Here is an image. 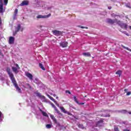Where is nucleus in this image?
<instances>
[{
	"mask_svg": "<svg viewBox=\"0 0 131 131\" xmlns=\"http://www.w3.org/2000/svg\"><path fill=\"white\" fill-rule=\"evenodd\" d=\"M119 15H117L114 13L112 14V17H114V18H116V17H118Z\"/></svg>",
	"mask_w": 131,
	"mask_h": 131,
	"instance_id": "nucleus-31",
	"label": "nucleus"
},
{
	"mask_svg": "<svg viewBox=\"0 0 131 131\" xmlns=\"http://www.w3.org/2000/svg\"><path fill=\"white\" fill-rule=\"evenodd\" d=\"M52 96H53V97H56V94H53V93Z\"/></svg>",
	"mask_w": 131,
	"mask_h": 131,
	"instance_id": "nucleus-44",
	"label": "nucleus"
},
{
	"mask_svg": "<svg viewBox=\"0 0 131 131\" xmlns=\"http://www.w3.org/2000/svg\"><path fill=\"white\" fill-rule=\"evenodd\" d=\"M27 5H28V1H25L20 4V6H27Z\"/></svg>",
	"mask_w": 131,
	"mask_h": 131,
	"instance_id": "nucleus-19",
	"label": "nucleus"
},
{
	"mask_svg": "<svg viewBox=\"0 0 131 131\" xmlns=\"http://www.w3.org/2000/svg\"><path fill=\"white\" fill-rule=\"evenodd\" d=\"M78 127H79V128H81L82 129H84L85 128L84 126H83V125L82 124H79Z\"/></svg>",
	"mask_w": 131,
	"mask_h": 131,
	"instance_id": "nucleus-25",
	"label": "nucleus"
},
{
	"mask_svg": "<svg viewBox=\"0 0 131 131\" xmlns=\"http://www.w3.org/2000/svg\"><path fill=\"white\" fill-rule=\"evenodd\" d=\"M121 32H122V33H123L124 34H125V35H126L127 36H129V35L128 34V33H127V32H126V31H121Z\"/></svg>",
	"mask_w": 131,
	"mask_h": 131,
	"instance_id": "nucleus-28",
	"label": "nucleus"
},
{
	"mask_svg": "<svg viewBox=\"0 0 131 131\" xmlns=\"http://www.w3.org/2000/svg\"><path fill=\"white\" fill-rule=\"evenodd\" d=\"M129 29H130L131 30V26H129Z\"/></svg>",
	"mask_w": 131,
	"mask_h": 131,
	"instance_id": "nucleus-51",
	"label": "nucleus"
},
{
	"mask_svg": "<svg viewBox=\"0 0 131 131\" xmlns=\"http://www.w3.org/2000/svg\"><path fill=\"white\" fill-rule=\"evenodd\" d=\"M79 27H80V28H82V29L86 28V29H88V27H81L80 26H79Z\"/></svg>",
	"mask_w": 131,
	"mask_h": 131,
	"instance_id": "nucleus-38",
	"label": "nucleus"
},
{
	"mask_svg": "<svg viewBox=\"0 0 131 131\" xmlns=\"http://www.w3.org/2000/svg\"><path fill=\"white\" fill-rule=\"evenodd\" d=\"M123 131H130L129 130V129H127V128H125L123 129Z\"/></svg>",
	"mask_w": 131,
	"mask_h": 131,
	"instance_id": "nucleus-41",
	"label": "nucleus"
},
{
	"mask_svg": "<svg viewBox=\"0 0 131 131\" xmlns=\"http://www.w3.org/2000/svg\"><path fill=\"white\" fill-rule=\"evenodd\" d=\"M82 55L85 57H90L91 56V54L89 52L83 53Z\"/></svg>",
	"mask_w": 131,
	"mask_h": 131,
	"instance_id": "nucleus-20",
	"label": "nucleus"
},
{
	"mask_svg": "<svg viewBox=\"0 0 131 131\" xmlns=\"http://www.w3.org/2000/svg\"><path fill=\"white\" fill-rule=\"evenodd\" d=\"M47 97H48V98H49V99H50V100H51V101H53V102H54V103H55V104H56V105L58 106V107H59V104L57 103V101H56V100H55V99L53 97H52L49 94H47Z\"/></svg>",
	"mask_w": 131,
	"mask_h": 131,
	"instance_id": "nucleus-7",
	"label": "nucleus"
},
{
	"mask_svg": "<svg viewBox=\"0 0 131 131\" xmlns=\"http://www.w3.org/2000/svg\"><path fill=\"white\" fill-rule=\"evenodd\" d=\"M103 125V119H101L99 121H98L96 124V126H102Z\"/></svg>",
	"mask_w": 131,
	"mask_h": 131,
	"instance_id": "nucleus-15",
	"label": "nucleus"
},
{
	"mask_svg": "<svg viewBox=\"0 0 131 131\" xmlns=\"http://www.w3.org/2000/svg\"><path fill=\"white\" fill-rule=\"evenodd\" d=\"M108 10H111L112 7H108Z\"/></svg>",
	"mask_w": 131,
	"mask_h": 131,
	"instance_id": "nucleus-45",
	"label": "nucleus"
},
{
	"mask_svg": "<svg viewBox=\"0 0 131 131\" xmlns=\"http://www.w3.org/2000/svg\"><path fill=\"white\" fill-rule=\"evenodd\" d=\"M59 98V97H58V96H57L56 97V99H58Z\"/></svg>",
	"mask_w": 131,
	"mask_h": 131,
	"instance_id": "nucleus-52",
	"label": "nucleus"
},
{
	"mask_svg": "<svg viewBox=\"0 0 131 131\" xmlns=\"http://www.w3.org/2000/svg\"><path fill=\"white\" fill-rule=\"evenodd\" d=\"M25 74L26 76H27V78H29L30 80H32V79H33V76H32V74L28 72H26Z\"/></svg>",
	"mask_w": 131,
	"mask_h": 131,
	"instance_id": "nucleus-6",
	"label": "nucleus"
},
{
	"mask_svg": "<svg viewBox=\"0 0 131 131\" xmlns=\"http://www.w3.org/2000/svg\"><path fill=\"white\" fill-rule=\"evenodd\" d=\"M130 94H131V92H127L126 96H130Z\"/></svg>",
	"mask_w": 131,
	"mask_h": 131,
	"instance_id": "nucleus-36",
	"label": "nucleus"
},
{
	"mask_svg": "<svg viewBox=\"0 0 131 131\" xmlns=\"http://www.w3.org/2000/svg\"><path fill=\"white\" fill-rule=\"evenodd\" d=\"M117 24H118V25H119V26H120L121 28H123V29H125V30L127 29V24L122 23L120 20H118Z\"/></svg>",
	"mask_w": 131,
	"mask_h": 131,
	"instance_id": "nucleus-3",
	"label": "nucleus"
},
{
	"mask_svg": "<svg viewBox=\"0 0 131 131\" xmlns=\"http://www.w3.org/2000/svg\"><path fill=\"white\" fill-rule=\"evenodd\" d=\"M49 115L50 116V118H51V119L53 120L54 123H55L56 124H57L58 123V122L57 121V119H56V118H55V116H54V115L49 113Z\"/></svg>",
	"mask_w": 131,
	"mask_h": 131,
	"instance_id": "nucleus-5",
	"label": "nucleus"
},
{
	"mask_svg": "<svg viewBox=\"0 0 131 131\" xmlns=\"http://www.w3.org/2000/svg\"><path fill=\"white\" fill-rule=\"evenodd\" d=\"M17 14H18V9H15L13 17V20H16V19H17Z\"/></svg>",
	"mask_w": 131,
	"mask_h": 131,
	"instance_id": "nucleus-16",
	"label": "nucleus"
},
{
	"mask_svg": "<svg viewBox=\"0 0 131 131\" xmlns=\"http://www.w3.org/2000/svg\"><path fill=\"white\" fill-rule=\"evenodd\" d=\"M50 17V15H39L37 16L36 18L37 19H46V18H49Z\"/></svg>",
	"mask_w": 131,
	"mask_h": 131,
	"instance_id": "nucleus-8",
	"label": "nucleus"
},
{
	"mask_svg": "<svg viewBox=\"0 0 131 131\" xmlns=\"http://www.w3.org/2000/svg\"><path fill=\"white\" fill-rule=\"evenodd\" d=\"M48 93L52 95H53V91L50 90H49Z\"/></svg>",
	"mask_w": 131,
	"mask_h": 131,
	"instance_id": "nucleus-34",
	"label": "nucleus"
},
{
	"mask_svg": "<svg viewBox=\"0 0 131 131\" xmlns=\"http://www.w3.org/2000/svg\"><path fill=\"white\" fill-rule=\"evenodd\" d=\"M125 6L127 8H129V9H131V6L129 4H125Z\"/></svg>",
	"mask_w": 131,
	"mask_h": 131,
	"instance_id": "nucleus-30",
	"label": "nucleus"
},
{
	"mask_svg": "<svg viewBox=\"0 0 131 131\" xmlns=\"http://www.w3.org/2000/svg\"><path fill=\"white\" fill-rule=\"evenodd\" d=\"M53 34H54V35H61V34H62V32H61V31H57V30H54L53 31Z\"/></svg>",
	"mask_w": 131,
	"mask_h": 131,
	"instance_id": "nucleus-14",
	"label": "nucleus"
},
{
	"mask_svg": "<svg viewBox=\"0 0 131 131\" xmlns=\"http://www.w3.org/2000/svg\"><path fill=\"white\" fill-rule=\"evenodd\" d=\"M83 104H84V103H82L81 104H82V105H83Z\"/></svg>",
	"mask_w": 131,
	"mask_h": 131,
	"instance_id": "nucleus-55",
	"label": "nucleus"
},
{
	"mask_svg": "<svg viewBox=\"0 0 131 131\" xmlns=\"http://www.w3.org/2000/svg\"><path fill=\"white\" fill-rule=\"evenodd\" d=\"M4 2L5 5L7 6V5H8V0H4Z\"/></svg>",
	"mask_w": 131,
	"mask_h": 131,
	"instance_id": "nucleus-35",
	"label": "nucleus"
},
{
	"mask_svg": "<svg viewBox=\"0 0 131 131\" xmlns=\"http://www.w3.org/2000/svg\"><path fill=\"white\" fill-rule=\"evenodd\" d=\"M104 116H105V117H110V115H106Z\"/></svg>",
	"mask_w": 131,
	"mask_h": 131,
	"instance_id": "nucleus-42",
	"label": "nucleus"
},
{
	"mask_svg": "<svg viewBox=\"0 0 131 131\" xmlns=\"http://www.w3.org/2000/svg\"><path fill=\"white\" fill-rule=\"evenodd\" d=\"M74 100L75 102L77 103V104H79V103L78 102V101L77 100V98H76V96H74Z\"/></svg>",
	"mask_w": 131,
	"mask_h": 131,
	"instance_id": "nucleus-26",
	"label": "nucleus"
},
{
	"mask_svg": "<svg viewBox=\"0 0 131 131\" xmlns=\"http://www.w3.org/2000/svg\"><path fill=\"white\" fill-rule=\"evenodd\" d=\"M36 80H37V79H35Z\"/></svg>",
	"mask_w": 131,
	"mask_h": 131,
	"instance_id": "nucleus-54",
	"label": "nucleus"
},
{
	"mask_svg": "<svg viewBox=\"0 0 131 131\" xmlns=\"http://www.w3.org/2000/svg\"><path fill=\"white\" fill-rule=\"evenodd\" d=\"M7 72L14 85V86L17 92L18 93H21V89L19 88V86H18V84L17 83V82L16 81V79H15V77H14V74L12 72V71L11 69L9 68L7 69Z\"/></svg>",
	"mask_w": 131,
	"mask_h": 131,
	"instance_id": "nucleus-1",
	"label": "nucleus"
},
{
	"mask_svg": "<svg viewBox=\"0 0 131 131\" xmlns=\"http://www.w3.org/2000/svg\"><path fill=\"white\" fill-rule=\"evenodd\" d=\"M3 3V0H0V3Z\"/></svg>",
	"mask_w": 131,
	"mask_h": 131,
	"instance_id": "nucleus-49",
	"label": "nucleus"
},
{
	"mask_svg": "<svg viewBox=\"0 0 131 131\" xmlns=\"http://www.w3.org/2000/svg\"><path fill=\"white\" fill-rule=\"evenodd\" d=\"M125 18H126V19H128V17H127V16H126Z\"/></svg>",
	"mask_w": 131,
	"mask_h": 131,
	"instance_id": "nucleus-48",
	"label": "nucleus"
},
{
	"mask_svg": "<svg viewBox=\"0 0 131 131\" xmlns=\"http://www.w3.org/2000/svg\"><path fill=\"white\" fill-rule=\"evenodd\" d=\"M24 88L26 89H31V86L28 83L26 84V85L24 86Z\"/></svg>",
	"mask_w": 131,
	"mask_h": 131,
	"instance_id": "nucleus-23",
	"label": "nucleus"
},
{
	"mask_svg": "<svg viewBox=\"0 0 131 131\" xmlns=\"http://www.w3.org/2000/svg\"><path fill=\"white\" fill-rule=\"evenodd\" d=\"M19 30H21V31H23V28H21L20 25H18L17 27L15 28V32H18Z\"/></svg>",
	"mask_w": 131,
	"mask_h": 131,
	"instance_id": "nucleus-12",
	"label": "nucleus"
},
{
	"mask_svg": "<svg viewBox=\"0 0 131 131\" xmlns=\"http://www.w3.org/2000/svg\"><path fill=\"white\" fill-rule=\"evenodd\" d=\"M60 47L62 48H67V46H68V42L66 41L61 42L60 43Z\"/></svg>",
	"mask_w": 131,
	"mask_h": 131,
	"instance_id": "nucleus-9",
	"label": "nucleus"
},
{
	"mask_svg": "<svg viewBox=\"0 0 131 131\" xmlns=\"http://www.w3.org/2000/svg\"><path fill=\"white\" fill-rule=\"evenodd\" d=\"M12 69L15 74H18L19 70H20V67L18 64L15 63L14 66L12 67Z\"/></svg>",
	"mask_w": 131,
	"mask_h": 131,
	"instance_id": "nucleus-2",
	"label": "nucleus"
},
{
	"mask_svg": "<svg viewBox=\"0 0 131 131\" xmlns=\"http://www.w3.org/2000/svg\"><path fill=\"white\" fill-rule=\"evenodd\" d=\"M0 55H1V56H3V54H2V52H1V50H0Z\"/></svg>",
	"mask_w": 131,
	"mask_h": 131,
	"instance_id": "nucleus-47",
	"label": "nucleus"
},
{
	"mask_svg": "<svg viewBox=\"0 0 131 131\" xmlns=\"http://www.w3.org/2000/svg\"><path fill=\"white\" fill-rule=\"evenodd\" d=\"M116 74H118L119 76H120L121 75V71H118L116 72Z\"/></svg>",
	"mask_w": 131,
	"mask_h": 131,
	"instance_id": "nucleus-29",
	"label": "nucleus"
},
{
	"mask_svg": "<svg viewBox=\"0 0 131 131\" xmlns=\"http://www.w3.org/2000/svg\"><path fill=\"white\" fill-rule=\"evenodd\" d=\"M66 94H69L70 95L71 94V93L69 91H66Z\"/></svg>",
	"mask_w": 131,
	"mask_h": 131,
	"instance_id": "nucleus-39",
	"label": "nucleus"
},
{
	"mask_svg": "<svg viewBox=\"0 0 131 131\" xmlns=\"http://www.w3.org/2000/svg\"><path fill=\"white\" fill-rule=\"evenodd\" d=\"M0 25H2V19L0 18Z\"/></svg>",
	"mask_w": 131,
	"mask_h": 131,
	"instance_id": "nucleus-46",
	"label": "nucleus"
},
{
	"mask_svg": "<svg viewBox=\"0 0 131 131\" xmlns=\"http://www.w3.org/2000/svg\"><path fill=\"white\" fill-rule=\"evenodd\" d=\"M124 92H125V93L127 92V89H124Z\"/></svg>",
	"mask_w": 131,
	"mask_h": 131,
	"instance_id": "nucleus-43",
	"label": "nucleus"
},
{
	"mask_svg": "<svg viewBox=\"0 0 131 131\" xmlns=\"http://www.w3.org/2000/svg\"><path fill=\"white\" fill-rule=\"evenodd\" d=\"M5 12V9H4V4L3 3H0V13H3Z\"/></svg>",
	"mask_w": 131,
	"mask_h": 131,
	"instance_id": "nucleus-13",
	"label": "nucleus"
},
{
	"mask_svg": "<svg viewBox=\"0 0 131 131\" xmlns=\"http://www.w3.org/2000/svg\"><path fill=\"white\" fill-rule=\"evenodd\" d=\"M114 131H119V129L117 127H115Z\"/></svg>",
	"mask_w": 131,
	"mask_h": 131,
	"instance_id": "nucleus-37",
	"label": "nucleus"
},
{
	"mask_svg": "<svg viewBox=\"0 0 131 131\" xmlns=\"http://www.w3.org/2000/svg\"><path fill=\"white\" fill-rule=\"evenodd\" d=\"M51 106L53 108H54V110L56 111V113H57L58 114H60V115H62V114H61V113H60L59 110L57 109V107H56V106H55V104L51 103Z\"/></svg>",
	"mask_w": 131,
	"mask_h": 131,
	"instance_id": "nucleus-11",
	"label": "nucleus"
},
{
	"mask_svg": "<svg viewBox=\"0 0 131 131\" xmlns=\"http://www.w3.org/2000/svg\"><path fill=\"white\" fill-rule=\"evenodd\" d=\"M123 48L124 49H126V48L127 47H125V46H123Z\"/></svg>",
	"mask_w": 131,
	"mask_h": 131,
	"instance_id": "nucleus-50",
	"label": "nucleus"
},
{
	"mask_svg": "<svg viewBox=\"0 0 131 131\" xmlns=\"http://www.w3.org/2000/svg\"><path fill=\"white\" fill-rule=\"evenodd\" d=\"M128 113H129V114L131 115V112H129Z\"/></svg>",
	"mask_w": 131,
	"mask_h": 131,
	"instance_id": "nucleus-53",
	"label": "nucleus"
},
{
	"mask_svg": "<svg viewBox=\"0 0 131 131\" xmlns=\"http://www.w3.org/2000/svg\"><path fill=\"white\" fill-rule=\"evenodd\" d=\"M59 108L62 112H63V113H67V111H66V110H65L63 107L60 106Z\"/></svg>",
	"mask_w": 131,
	"mask_h": 131,
	"instance_id": "nucleus-21",
	"label": "nucleus"
},
{
	"mask_svg": "<svg viewBox=\"0 0 131 131\" xmlns=\"http://www.w3.org/2000/svg\"><path fill=\"white\" fill-rule=\"evenodd\" d=\"M106 21L107 22V23H110V24H114V23H117H117L118 22V20H117V19L113 20L110 18H107L106 19Z\"/></svg>",
	"mask_w": 131,
	"mask_h": 131,
	"instance_id": "nucleus-4",
	"label": "nucleus"
},
{
	"mask_svg": "<svg viewBox=\"0 0 131 131\" xmlns=\"http://www.w3.org/2000/svg\"><path fill=\"white\" fill-rule=\"evenodd\" d=\"M36 95L38 96V97H39V98H40L42 95H41V94H40V93H36Z\"/></svg>",
	"mask_w": 131,
	"mask_h": 131,
	"instance_id": "nucleus-32",
	"label": "nucleus"
},
{
	"mask_svg": "<svg viewBox=\"0 0 131 131\" xmlns=\"http://www.w3.org/2000/svg\"><path fill=\"white\" fill-rule=\"evenodd\" d=\"M4 77H3V76H2V74H0V80H2L3 81V80H4Z\"/></svg>",
	"mask_w": 131,
	"mask_h": 131,
	"instance_id": "nucleus-33",
	"label": "nucleus"
},
{
	"mask_svg": "<svg viewBox=\"0 0 131 131\" xmlns=\"http://www.w3.org/2000/svg\"><path fill=\"white\" fill-rule=\"evenodd\" d=\"M39 66L40 68H41V69H42V70H46V69H45V68L43 67V66H42L41 63H39Z\"/></svg>",
	"mask_w": 131,
	"mask_h": 131,
	"instance_id": "nucleus-24",
	"label": "nucleus"
},
{
	"mask_svg": "<svg viewBox=\"0 0 131 131\" xmlns=\"http://www.w3.org/2000/svg\"><path fill=\"white\" fill-rule=\"evenodd\" d=\"M126 50H127V51H129V52H131V49H129V48H128V47H127V48H126Z\"/></svg>",
	"mask_w": 131,
	"mask_h": 131,
	"instance_id": "nucleus-40",
	"label": "nucleus"
},
{
	"mask_svg": "<svg viewBox=\"0 0 131 131\" xmlns=\"http://www.w3.org/2000/svg\"><path fill=\"white\" fill-rule=\"evenodd\" d=\"M4 120V114L0 111V122Z\"/></svg>",
	"mask_w": 131,
	"mask_h": 131,
	"instance_id": "nucleus-18",
	"label": "nucleus"
},
{
	"mask_svg": "<svg viewBox=\"0 0 131 131\" xmlns=\"http://www.w3.org/2000/svg\"><path fill=\"white\" fill-rule=\"evenodd\" d=\"M40 98L43 102H47V99L45 96L42 95Z\"/></svg>",
	"mask_w": 131,
	"mask_h": 131,
	"instance_id": "nucleus-22",
	"label": "nucleus"
},
{
	"mask_svg": "<svg viewBox=\"0 0 131 131\" xmlns=\"http://www.w3.org/2000/svg\"><path fill=\"white\" fill-rule=\"evenodd\" d=\"M14 41H15V38L14 37L11 36L9 37V43H10V45H13Z\"/></svg>",
	"mask_w": 131,
	"mask_h": 131,
	"instance_id": "nucleus-10",
	"label": "nucleus"
},
{
	"mask_svg": "<svg viewBox=\"0 0 131 131\" xmlns=\"http://www.w3.org/2000/svg\"><path fill=\"white\" fill-rule=\"evenodd\" d=\"M40 111L42 114V115H43V116H45V117H48L49 118V115H48V114H47V113H46L45 112H44L43 111L40 110Z\"/></svg>",
	"mask_w": 131,
	"mask_h": 131,
	"instance_id": "nucleus-17",
	"label": "nucleus"
},
{
	"mask_svg": "<svg viewBox=\"0 0 131 131\" xmlns=\"http://www.w3.org/2000/svg\"><path fill=\"white\" fill-rule=\"evenodd\" d=\"M46 127L47 128H52V127H53V125L47 124V125H46Z\"/></svg>",
	"mask_w": 131,
	"mask_h": 131,
	"instance_id": "nucleus-27",
	"label": "nucleus"
}]
</instances>
